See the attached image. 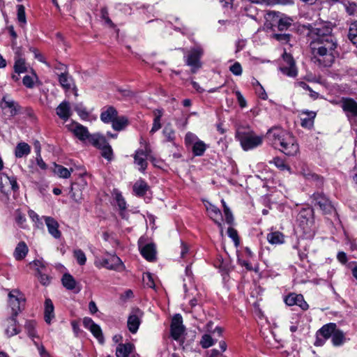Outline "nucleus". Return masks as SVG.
Masks as SVG:
<instances>
[{
    "instance_id": "11",
    "label": "nucleus",
    "mask_w": 357,
    "mask_h": 357,
    "mask_svg": "<svg viewBox=\"0 0 357 357\" xmlns=\"http://www.w3.org/2000/svg\"><path fill=\"white\" fill-rule=\"evenodd\" d=\"M204 54V50L200 46H195L190 50L184 56L185 63L191 68L192 73H195L201 66L200 59Z\"/></svg>"
},
{
    "instance_id": "34",
    "label": "nucleus",
    "mask_w": 357,
    "mask_h": 357,
    "mask_svg": "<svg viewBox=\"0 0 357 357\" xmlns=\"http://www.w3.org/2000/svg\"><path fill=\"white\" fill-rule=\"evenodd\" d=\"M29 252V248L24 241H20L15 248L13 257L17 261L23 260Z\"/></svg>"
},
{
    "instance_id": "26",
    "label": "nucleus",
    "mask_w": 357,
    "mask_h": 357,
    "mask_svg": "<svg viewBox=\"0 0 357 357\" xmlns=\"http://www.w3.org/2000/svg\"><path fill=\"white\" fill-rule=\"evenodd\" d=\"M58 80L61 87L66 92L72 89L75 91V94L77 96V89L73 82V79L68 73L58 76Z\"/></svg>"
},
{
    "instance_id": "55",
    "label": "nucleus",
    "mask_w": 357,
    "mask_h": 357,
    "mask_svg": "<svg viewBox=\"0 0 357 357\" xmlns=\"http://www.w3.org/2000/svg\"><path fill=\"white\" fill-rule=\"evenodd\" d=\"M229 70L236 76H240L243 73L242 66L238 61L234 62V64L229 67Z\"/></svg>"
},
{
    "instance_id": "27",
    "label": "nucleus",
    "mask_w": 357,
    "mask_h": 357,
    "mask_svg": "<svg viewBox=\"0 0 357 357\" xmlns=\"http://www.w3.org/2000/svg\"><path fill=\"white\" fill-rule=\"evenodd\" d=\"M266 239L271 245H281L284 243L285 236L283 233L272 227L270 232L267 234Z\"/></svg>"
},
{
    "instance_id": "48",
    "label": "nucleus",
    "mask_w": 357,
    "mask_h": 357,
    "mask_svg": "<svg viewBox=\"0 0 357 357\" xmlns=\"http://www.w3.org/2000/svg\"><path fill=\"white\" fill-rule=\"evenodd\" d=\"M101 151V155L105 158L107 161L110 162L114 158V153L112 146L109 144L100 149Z\"/></svg>"
},
{
    "instance_id": "8",
    "label": "nucleus",
    "mask_w": 357,
    "mask_h": 357,
    "mask_svg": "<svg viewBox=\"0 0 357 357\" xmlns=\"http://www.w3.org/2000/svg\"><path fill=\"white\" fill-rule=\"evenodd\" d=\"M312 203L325 214H331L335 211V208L330 199L322 192H314L312 197Z\"/></svg>"
},
{
    "instance_id": "64",
    "label": "nucleus",
    "mask_w": 357,
    "mask_h": 357,
    "mask_svg": "<svg viewBox=\"0 0 357 357\" xmlns=\"http://www.w3.org/2000/svg\"><path fill=\"white\" fill-rule=\"evenodd\" d=\"M337 259L342 264L347 262V256L344 252H339L337 255Z\"/></svg>"
},
{
    "instance_id": "19",
    "label": "nucleus",
    "mask_w": 357,
    "mask_h": 357,
    "mask_svg": "<svg viewBox=\"0 0 357 357\" xmlns=\"http://www.w3.org/2000/svg\"><path fill=\"white\" fill-rule=\"evenodd\" d=\"M299 173L307 181L314 183L319 188L321 187L324 184V178L312 172L305 164L301 165Z\"/></svg>"
},
{
    "instance_id": "17",
    "label": "nucleus",
    "mask_w": 357,
    "mask_h": 357,
    "mask_svg": "<svg viewBox=\"0 0 357 357\" xmlns=\"http://www.w3.org/2000/svg\"><path fill=\"white\" fill-rule=\"evenodd\" d=\"M82 324L84 327L92 333L93 337L97 339L100 344H104V335L99 325L96 324L93 320L89 317H85L83 318Z\"/></svg>"
},
{
    "instance_id": "37",
    "label": "nucleus",
    "mask_w": 357,
    "mask_h": 357,
    "mask_svg": "<svg viewBox=\"0 0 357 357\" xmlns=\"http://www.w3.org/2000/svg\"><path fill=\"white\" fill-rule=\"evenodd\" d=\"M129 124L128 119L126 116H116L112 123V128L116 131L124 130Z\"/></svg>"
},
{
    "instance_id": "30",
    "label": "nucleus",
    "mask_w": 357,
    "mask_h": 357,
    "mask_svg": "<svg viewBox=\"0 0 357 357\" xmlns=\"http://www.w3.org/2000/svg\"><path fill=\"white\" fill-rule=\"evenodd\" d=\"M45 221L49 233L55 238H59L61 236V233L59 230V224L57 221L52 217H45Z\"/></svg>"
},
{
    "instance_id": "60",
    "label": "nucleus",
    "mask_w": 357,
    "mask_h": 357,
    "mask_svg": "<svg viewBox=\"0 0 357 357\" xmlns=\"http://www.w3.org/2000/svg\"><path fill=\"white\" fill-rule=\"evenodd\" d=\"M222 203L224 206V213L225 215L226 222L228 224H231L233 221V216H232L231 212L230 211L229 208L226 206V204L223 199L222 200Z\"/></svg>"
},
{
    "instance_id": "21",
    "label": "nucleus",
    "mask_w": 357,
    "mask_h": 357,
    "mask_svg": "<svg viewBox=\"0 0 357 357\" xmlns=\"http://www.w3.org/2000/svg\"><path fill=\"white\" fill-rule=\"evenodd\" d=\"M143 312L139 309L137 308L134 310L128 318V328L130 333L135 334L139 329L141 324V319L142 317Z\"/></svg>"
},
{
    "instance_id": "63",
    "label": "nucleus",
    "mask_w": 357,
    "mask_h": 357,
    "mask_svg": "<svg viewBox=\"0 0 357 357\" xmlns=\"http://www.w3.org/2000/svg\"><path fill=\"white\" fill-rule=\"evenodd\" d=\"M36 160L37 165L41 169L45 170L47 169V166L46 163L44 162V160H43L40 153H38L36 155Z\"/></svg>"
},
{
    "instance_id": "23",
    "label": "nucleus",
    "mask_w": 357,
    "mask_h": 357,
    "mask_svg": "<svg viewBox=\"0 0 357 357\" xmlns=\"http://www.w3.org/2000/svg\"><path fill=\"white\" fill-rule=\"evenodd\" d=\"M116 357H136L135 345L130 342L119 343L116 348Z\"/></svg>"
},
{
    "instance_id": "41",
    "label": "nucleus",
    "mask_w": 357,
    "mask_h": 357,
    "mask_svg": "<svg viewBox=\"0 0 357 357\" xmlns=\"http://www.w3.org/2000/svg\"><path fill=\"white\" fill-rule=\"evenodd\" d=\"M1 107L3 108H9L11 116H15L18 112V105L13 100L7 99V96H3L2 98Z\"/></svg>"
},
{
    "instance_id": "51",
    "label": "nucleus",
    "mask_w": 357,
    "mask_h": 357,
    "mask_svg": "<svg viewBox=\"0 0 357 357\" xmlns=\"http://www.w3.org/2000/svg\"><path fill=\"white\" fill-rule=\"evenodd\" d=\"M73 256L76 259L78 264H79L80 266H83L86 264V257L84 252L82 250H75L73 252Z\"/></svg>"
},
{
    "instance_id": "50",
    "label": "nucleus",
    "mask_w": 357,
    "mask_h": 357,
    "mask_svg": "<svg viewBox=\"0 0 357 357\" xmlns=\"http://www.w3.org/2000/svg\"><path fill=\"white\" fill-rule=\"evenodd\" d=\"M215 344V341L212 338V337L208 334H204L202 335L201 341H200V345L204 349L209 348L210 347L213 346Z\"/></svg>"
},
{
    "instance_id": "49",
    "label": "nucleus",
    "mask_w": 357,
    "mask_h": 357,
    "mask_svg": "<svg viewBox=\"0 0 357 357\" xmlns=\"http://www.w3.org/2000/svg\"><path fill=\"white\" fill-rule=\"evenodd\" d=\"M344 6L345 8L346 12L349 15H357V4L355 2L345 1L344 2Z\"/></svg>"
},
{
    "instance_id": "28",
    "label": "nucleus",
    "mask_w": 357,
    "mask_h": 357,
    "mask_svg": "<svg viewBox=\"0 0 357 357\" xmlns=\"http://www.w3.org/2000/svg\"><path fill=\"white\" fill-rule=\"evenodd\" d=\"M117 114L118 112L114 107H105L101 111L100 119L105 123H112Z\"/></svg>"
},
{
    "instance_id": "12",
    "label": "nucleus",
    "mask_w": 357,
    "mask_h": 357,
    "mask_svg": "<svg viewBox=\"0 0 357 357\" xmlns=\"http://www.w3.org/2000/svg\"><path fill=\"white\" fill-rule=\"evenodd\" d=\"M96 266L98 268L103 267L108 270H113L118 272H122L126 269V266L122 260L114 255L102 258L98 262H96Z\"/></svg>"
},
{
    "instance_id": "59",
    "label": "nucleus",
    "mask_w": 357,
    "mask_h": 357,
    "mask_svg": "<svg viewBox=\"0 0 357 357\" xmlns=\"http://www.w3.org/2000/svg\"><path fill=\"white\" fill-rule=\"evenodd\" d=\"M227 234L234 241L236 245H237L239 243V238L237 231L232 227H229L227 229Z\"/></svg>"
},
{
    "instance_id": "47",
    "label": "nucleus",
    "mask_w": 357,
    "mask_h": 357,
    "mask_svg": "<svg viewBox=\"0 0 357 357\" xmlns=\"http://www.w3.org/2000/svg\"><path fill=\"white\" fill-rule=\"evenodd\" d=\"M54 173L59 177L68 178L70 176L71 172L62 165H55Z\"/></svg>"
},
{
    "instance_id": "7",
    "label": "nucleus",
    "mask_w": 357,
    "mask_h": 357,
    "mask_svg": "<svg viewBox=\"0 0 357 357\" xmlns=\"http://www.w3.org/2000/svg\"><path fill=\"white\" fill-rule=\"evenodd\" d=\"M184 142L186 147L192 146V152L194 156L203 155L208 148L207 144L200 140L195 134L191 132H188L185 134Z\"/></svg>"
},
{
    "instance_id": "39",
    "label": "nucleus",
    "mask_w": 357,
    "mask_h": 357,
    "mask_svg": "<svg viewBox=\"0 0 357 357\" xmlns=\"http://www.w3.org/2000/svg\"><path fill=\"white\" fill-rule=\"evenodd\" d=\"M162 135L165 137V142H169L173 146H177L176 143V132L171 126H166L162 130Z\"/></svg>"
},
{
    "instance_id": "33",
    "label": "nucleus",
    "mask_w": 357,
    "mask_h": 357,
    "mask_svg": "<svg viewBox=\"0 0 357 357\" xmlns=\"http://www.w3.org/2000/svg\"><path fill=\"white\" fill-rule=\"evenodd\" d=\"M163 114L164 110L162 109H155L153 111V126L150 130L151 134L156 132L162 128L161 121Z\"/></svg>"
},
{
    "instance_id": "22",
    "label": "nucleus",
    "mask_w": 357,
    "mask_h": 357,
    "mask_svg": "<svg viewBox=\"0 0 357 357\" xmlns=\"http://www.w3.org/2000/svg\"><path fill=\"white\" fill-rule=\"evenodd\" d=\"M341 107L347 116H357V102L351 98H342Z\"/></svg>"
},
{
    "instance_id": "2",
    "label": "nucleus",
    "mask_w": 357,
    "mask_h": 357,
    "mask_svg": "<svg viewBox=\"0 0 357 357\" xmlns=\"http://www.w3.org/2000/svg\"><path fill=\"white\" fill-rule=\"evenodd\" d=\"M267 137L272 146L288 156H295L299 153V145L296 137L280 127L268 130Z\"/></svg>"
},
{
    "instance_id": "16",
    "label": "nucleus",
    "mask_w": 357,
    "mask_h": 357,
    "mask_svg": "<svg viewBox=\"0 0 357 357\" xmlns=\"http://www.w3.org/2000/svg\"><path fill=\"white\" fill-rule=\"evenodd\" d=\"M66 128L82 142L89 140L91 136L88 128L79 123L71 121L66 125Z\"/></svg>"
},
{
    "instance_id": "3",
    "label": "nucleus",
    "mask_w": 357,
    "mask_h": 357,
    "mask_svg": "<svg viewBox=\"0 0 357 357\" xmlns=\"http://www.w3.org/2000/svg\"><path fill=\"white\" fill-rule=\"evenodd\" d=\"M331 338L333 347H339L349 340L346 333L339 328L335 323H328L323 325L315 333V347H322Z\"/></svg>"
},
{
    "instance_id": "29",
    "label": "nucleus",
    "mask_w": 357,
    "mask_h": 357,
    "mask_svg": "<svg viewBox=\"0 0 357 357\" xmlns=\"http://www.w3.org/2000/svg\"><path fill=\"white\" fill-rule=\"evenodd\" d=\"M55 318L54 307L50 298L45 301L44 319L47 324H50Z\"/></svg>"
},
{
    "instance_id": "36",
    "label": "nucleus",
    "mask_w": 357,
    "mask_h": 357,
    "mask_svg": "<svg viewBox=\"0 0 357 357\" xmlns=\"http://www.w3.org/2000/svg\"><path fill=\"white\" fill-rule=\"evenodd\" d=\"M149 187L146 182L142 179L139 178L137 180L133 185L132 190L133 192L136 196L143 197L146 195L148 191Z\"/></svg>"
},
{
    "instance_id": "58",
    "label": "nucleus",
    "mask_w": 357,
    "mask_h": 357,
    "mask_svg": "<svg viewBox=\"0 0 357 357\" xmlns=\"http://www.w3.org/2000/svg\"><path fill=\"white\" fill-rule=\"evenodd\" d=\"M234 93L236 95V100H237V102H238L240 107L242 109L246 107H247V101L245 99V98L243 97V96L242 95V93H241V91H236L234 92Z\"/></svg>"
},
{
    "instance_id": "44",
    "label": "nucleus",
    "mask_w": 357,
    "mask_h": 357,
    "mask_svg": "<svg viewBox=\"0 0 357 357\" xmlns=\"http://www.w3.org/2000/svg\"><path fill=\"white\" fill-rule=\"evenodd\" d=\"M269 164L274 165L278 169L281 171L290 170V167L286 163L285 160L280 157H275L268 161Z\"/></svg>"
},
{
    "instance_id": "4",
    "label": "nucleus",
    "mask_w": 357,
    "mask_h": 357,
    "mask_svg": "<svg viewBox=\"0 0 357 357\" xmlns=\"http://www.w3.org/2000/svg\"><path fill=\"white\" fill-rule=\"evenodd\" d=\"M236 138L240 142L244 151H249L260 146L264 137L257 135L254 131H239L236 133Z\"/></svg>"
},
{
    "instance_id": "14",
    "label": "nucleus",
    "mask_w": 357,
    "mask_h": 357,
    "mask_svg": "<svg viewBox=\"0 0 357 357\" xmlns=\"http://www.w3.org/2000/svg\"><path fill=\"white\" fill-rule=\"evenodd\" d=\"M19 189L17 179L14 176H8L6 173L0 174V191L4 195H8L12 191Z\"/></svg>"
},
{
    "instance_id": "18",
    "label": "nucleus",
    "mask_w": 357,
    "mask_h": 357,
    "mask_svg": "<svg viewBox=\"0 0 357 357\" xmlns=\"http://www.w3.org/2000/svg\"><path fill=\"white\" fill-rule=\"evenodd\" d=\"M185 327L183 325V318L180 314H175L172 319L170 326L171 336L175 340H178L183 335Z\"/></svg>"
},
{
    "instance_id": "24",
    "label": "nucleus",
    "mask_w": 357,
    "mask_h": 357,
    "mask_svg": "<svg viewBox=\"0 0 357 357\" xmlns=\"http://www.w3.org/2000/svg\"><path fill=\"white\" fill-rule=\"evenodd\" d=\"M317 113L313 111L303 110L300 114L301 126L303 128L312 129L314 127Z\"/></svg>"
},
{
    "instance_id": "46",
    "label": "nucleus",
    "mask_w": 357,
    "mask_h": 357,
    "mask_svg": "<svg viewBox=\"0 0 357 357\" xmlns=\"http://www.w3.org/2000/svg\"><path fill=\"white\" fill-rule=\"evenodd\" d=\"M114 199L121 211H124L126 208V202L121 194L118 190H114Z\"/></svg>"
},
{
    "instance_id": "61",
    "label": "nucleus",
    "mask_w": 357,
    "mask_h": 357,
    "mask_svg": "<svg viewBox=\"0 0 357 357\" xmlns=\"http://www.w3.org/2000/svg\"><path fill=\"white\" fill-rule=\"evenodd\" d=\"M101 17L105 20V23H107L109 26L112 28L115 27L114 24L109 17V14L106 8L101 9Z\"/></svg>"
},
{
    "instance_id": "57",
    "label": "nucleus",
    "mask_w": 357,
    "mask_h": 357,
    "mask_svg": "<svg viewBox=\"0 0 357 357\" xmlns=\"http://www.w3.org/2000/svg\"><path fill=\"white\" fill-rule=\"evenodd\" d=\"M190 256V248L184 242H181V257L183 259H186Z\"/></svg>"
},
{
    "instance_id": "45",
    "label": "nucleus",
    "mask_w": 357,
    "mask_h": 357,
    "mask_svg": "<svg viewBox=\"0 0 357 357\" xmlns=\"http://www.w3.org/2000/svg\"><path fill=\"white\" fill-rule=\"evenodd\" d=\"M15 220L16 223L19 227L21 228L25 229L26 228L27 225L26 224V219L25 217V215L21 211L20 209H17L15 211Z\"/></svg>"
},
{
    "instance_id": "31",
    "label": "nucleus",
    "mask_w": 357,
    "mask_h": 357,
    "mask_svg": "<svg viewBox=\"0 0 357 357\" xmlns=\"http://www.w3.org/2000/svg\"><path fill=\"white\" fill-rule=\"evenodd\" d=\"M14 72L17 74L24 73L27 71V63L25 59L19 53H16L15 56Z\"/></svg>"
},
{
    "instance_id": "13",
    "label": "nucleus",
    "mask_w": 357,
    "mask_h": 357,
    "mask_svg": "<svg viewBox=\"0 0 357 357\" xmlns=\"http://www.w3.org/2000/svg\"><path fill=\"white\" fill-rule=\"evenodd\" d=\"M151 149L150 145L145 142L144 147L138 149L134 155L135 164L139 166V170L144 173L147 166V160L150 158Z\"/></svg>"
},
{
    "instance_id": "1",
    "label": "nucleus",
    "mask_w": 357,
    "mask_h": 357,
    "mask_svg": "<svg viewBox=\"0 0 357 357\" xmlns=\"http://www.w3.org/2000/svg\"><path fill=\"white\" fill-rule=\"evenodd\" d=\"M310 49L312 60L320 66L330 67L338 56L337 42L332 34L330 22H317L309 26Z\"/></svg>"
},
{
    "instance_id": "25",
    "label": "nucleus",
    "mask_w": 357,
    "mask_h": 357,
    "mask_svg": "<svg viewBox=\"0 0 357 357\" xmlns=\"http://www.w3.org/2000/svg\"><path fill=\"white\" fill-rule=\"evenodd\" d=\"M56 114L64 122L67 121L72 115L70 105L68 101H63L56 109Z\"/></svg>"
},
{
    "instance_id": "15",
    "label": "nucleus",
    "mask_w": 357,
    "mask_h": 357,
    "mask_svg": "<svg viewBox=\"0 0 357 357\" xmlns=\"http://www.w3.org/2000/svg\"><path fill=\"white\" fill-rule=\"evenodd\" d=\"M283 301L284 303L289 307L296 305L303 311H306L309 309V305L305 301L303 296L301 294L294 292L289 293L283 297Z\"/></svg>"
},
{
    "instance_id": "62",
    "label": "nucleus",
    "mask_w": 357,
    "mask_h": 357,
    "mask_svg": "<svg viewBox=\"0 0 357 357\" xmlns=\"http://www.w3.org/2000/svg\"><path fill=\"white\" fill-rule=\"evenodd\" d=\"M255 91L260 99L265 100L268 98V95L262 86L255 87Z\"/></svg>"
},
{
    "instance_id": "40",
    "label": "nucleus",
    "mask_w": 357,
    "mask_h": 357,
    "mask_svg": "<svg viewBox=\"0 0 357 357\" xmlns=\"http://www.w3.org/2000/svg\"><path fill=\"white\" fill-rule=\"evenodd\" d=\"M36 321L34 320H26L24 324V330L26 331L27 335L31 338L34 339L38 337L37 332H36Z\"/></svg>"
},
{
    "instance_id": "9",
    "label": "nucleus",
    "mask_w": 357,
    "mask_h": 357,
    "mask_svg": "<svg viewBox=\"0 0 357 357\" xmlns=\"http://www.w3.org/2000/svg\"><path fill=\"white\" fill-rule=\"evenodd\" d=\"M16 316L9 315L1 322L4 335L10 338L20 334L22 331L21 325L17 319Z\"/></svg>"
},
{
    "instance_id": "10",
    "label": "nucleus",
    "mask_w": 357,
    "mask_h": 357,
    "mask_svg": "<svg viewBox=\"0 0 357 357\" xmlns=\"http://www.w3.org/2000/svg\"><path fill=\"white\" fill-rule=\"evenodd\" d=\"M281 73L289 77H296L298 75V68L293 56L286 51L282 54V61L279 67Z\"/></svg>"
},
{
    "instance_id": "6",
    "label": "nucleus",
    "mask_w": 357,
    "mask_h": 357,
    "mask_svg": "<svg viewBox=\"0 0 357 357\" xmlns=\"http://www.w3.org/2000/svg\"><path fill=\"white\" fill-rule=\"evenodd\" d=\"M265 17L266 21H272L270 23L272 26L277 25L280 31L288 29L293 22V20L291 17L275 10L267 12Z\"/></svg>"
},
{
    "instance_id": "32",
    "label": "nucleus",
    "mask_w": 357,
    "mask_h": 357,
    "mask_svg": "<svg viewBox=\"0 0 357 357\" xmlns=\"http://www.w3.org/2000/svg\"><path fill=\"white\" fill-rule=\"evenodd\" d=\"M88 142L93 146L96 147L99 150L109 144L106 137L104 135H100L99 133H94L91 135Z\"/></svg>"
},
{
    "instance_id": "53",
    "label": "nucleus",
    "mask_w": 357,
    "mask_h": 357,
    "mask_svg": "<svg viewBox=\"0 0 357 357\" xmlns=\"http://www.w3.org/2000/svg\"><path fill=\"white\" fill-rule=\"evenodd\" d=\"M250 258H245V257L243 258V257H238V264L241 266L245 267V268L247 271H257V268L253 267L252 264L250 261Z\"/></svg>"
},
{
    "instance_id": "56",
    "label": "nucleus",
    "mask_w": 357,
    "mask_h": 357,
    "mask_svg": "<svg viewBox=\"0 0 357 357\" xmlns=\"http://www.w3.org/2000/svg\"><path fill=\"white\" fill-rule=\"evenodd\" d=\"M54 70L58 76L68 73L67 66L61 63H56L54 66Z\"/></svg>"
},
{
    "instance_id": "52",
    "label": "nucleus",
    "mask_w": 357,
    "mask_h": 357,
    "mask_svg": "<svg viewBox=\"0 0 357 357\" xmlns=\"http://www.w3.org/2000/svg\"><path fill=\"white\" fill-rule=\"evenodd\" d=\"M36 79V75L35 73H33V75H25L23 77L22 83L26 88L32 89L35 85V81Z\"/></svg>"
},
{
    "instance_id": "43",
    "label": "nucleus",
    "mask_w": 357,
    "mask_h": 357,
    "mask_svg": "<svg viewBox=\"0 0 357 357\" xmlns=\"http://www.w3.org/2000/svg\"><path fill=\"white\" fill-rule=\"evenodd\" d=\"M17 20L20 26L24 28L26 24L25 8L23 5L17 6Z\"/></svg>"
},
{
    "instance_id": "54",
    "label": "nucleus",
    "mask_w": 357,
    "mask_h": 357,
    "mask_svg": "<svg viewBox=\"0 0 357 357\" xmlns=\"http://www.w3.org/2000/svg\"><path fill=\"white\" fill-rule=\"evenodd\" d=\"M354 37L357 38V20L352 21L349 24L348 38L351 40Z\"/></svg>"
},
{
    "instance_id": "35",
    "label": "nucleus",
    "mask_w": 357,
    "mask_h": 357,
    "mask_svg": "<svg viewBox=\"0 0 357 357\" xmlns=\"http://www.w3.org/2000/svg\"><path fill=\"white\" fill-rule=\"evenodd\" d=\"M31 146L24 142L17 143L15 148L14 154L17 158L26 157L31 153Z\"/></svg>"
},
{
    "instance_id": "20",
    "label": "nucleus",
    "mask_w": 357,
    "mask_h": 357,
    "mask_svg": "<svg viewBox=\"0 0 357 357\" xmlns=\"http://www.w3.org/2000/svg\"><path fill=\"white\" fill-rule=\"evenodd\" d=\"M139 249L142 257L149 261L156 259V248L154 243H150L143 245L142 239L138 241Z\"/></svg>"
},
{
    "instance_id": "38",
    "label": "nucleus",
    "mask_w": 357,
    "mask_h": 357,
    "mask_svg": "<svg viewBox=\"0 0 357 357\" xmlns=\"http://www.w3.org/2000/svg\"><path fill=\"white\" fill-rule=\"evenodd\" d=\"M205 206L208 215L215 222L222 219V213L217 206L210 202H207Z\"/></svg>"
},
{
    "instance_id": "42",
    "label": "nucleus",
    "mask_w": 357,
    "mask_h": 357,
    "mask_svg": "<svg viewBox=\"0 0 357 357\" xmlns=\"http://www.w3.org/2000/svg\"><path fill=\"white\" fill-rule=\"evenodd\" d=\"M62 284L68 290H74L77 286V282L70 273H64L61 278Z\"/></svg>"
},
{
    "instance_id": "5",
    "label": "nucleus",
    "mask_w": 357,
    "mask_h": 357,
    "mask_svg": "<svg viewBox=\"0 0 357 357\" xmlns=\"http://www.w3.org/2000/svg\"><path fill=\"white\" fill-rule=\"evenodd\" d=\"M24 295L17 289H13L8 294V307L10 309L11 316L17 317L22 312L25 305Z\"/></svg>"
}]
</instances>
